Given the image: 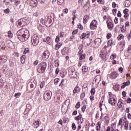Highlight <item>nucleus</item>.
<instances>
[{
	"instance_id": "38",
	"label": "nucleus",
	"mask_w": 131,
	"mask_h": 131,
	"mask_svg": "<svg viewBox=\"0 0 131 131\" xmlns=\"http://www.w3.org/2000/svg\"><path fill=\"white\" fill-rule=\"evenodd\" d=\"M54 101L56 102V103H58L59 101H60V97L58 96H55L54 98Z\"/></svg>"
},
{
	"instance_id": "30",
	"label": "nucleus",
	"mask_w": 131,
	"mask_h": 131,
	"mask_svg": "<svg viewBox=\"0 0 131 131\" xmlns=\"http://www.w3.org/2000/svg\"><path fill=\"white\" fill-rule=\"evenodd\" d=\"M82 118V115H81V114H80L79 116L75 117L74 118L75 120H76L77 121H78V120H79L80 119Z\"/></svg>"
},
{
	"instance_id": "12",
	"label": "nucleus",
	"mask_w": 131,
	"mask_h": 131,
	"mask_svg": "<svg viewBox=\"0 0 131 131\" xmlns=\"http://www.w3.org/2000/svg\"><path fill=\"white\" fill-rule=\"evenodd\" d=\"M91 35V32L90 31H87L85 33H83L81 36H80V38L81 39H83V38H85V37H89V36H90Z\"/></svg>"
},
{
	"instance_id": "62",
	"label": "nucleus",
	"mask_w": 131,
	"mask_h": 131,
	"mask_svg": "<svg viewBox=\"0 0 131 131\" xmlns=\"http://www.w3.org/2000/svg\"><path fill=\"white\" fill-rule=\"evenodd\" d=\"M86 108V106L85 105L83 106L81 108L82 112H84V111H85Z\"/></svg>"
},
{
	"instance_id": "17",
	"label": "nucleus",
	"mask_w": 131,
	"mask_h": 131,
	"mask_svg": "<svg viewBox=\"0 0 131 131\" xmlns=\"http://www.w3.org/2000/svg\"><path fill=\"white\" fill-rule=\"evenodd\" d=\"M0 60H1V62L4 64V63H6L7 61L8 58L5 55H2L0 56Z\"/></svg>"
},
{
	"instance_id": "23",
	"label": "nucleus",
	"mask_w": 131,
	"mask_h": 131,
	"mask_svg": "<svg viewBox=\"0 0 131 131\" xmlns=\"http://www.w3.org/2000/svg\"><path fill=\"white\" fill-rule=\"evenodd\" d=\"M18 26H20V27H23V26H24V21H23V19H20L18 20Z\"/></svg>"
},
{
	"instance_id": "6",
	"label": "nucleus",
	"mask_w": 131,
	"mask_h": 131,
	"mask_svg": "<svg viewBox=\"0 0 131 131\" xmlns=\"http://www.w3.org/2000/svg\"><path fill=\"white\" fill-rule=\"evenodd\" d=\"M69 75L70 77L72 78H75L77 77V74H76V72L74 70H70L69 71Z\"/></svg>"
},
{
	"instance_id": "14",
	"label": "nucleus",
	"mask_w": 131,
	"mask_h": 131,
	"mask_svg": "<svg viewBox=\"0 0 131 131\" xmlns=\"http://www.w3.org/2000/svg\"><path fill=\"white\" fill-rule=\"evenodd\" d=\"M9 70V68L7 64H4L3 67L1 69V71L3 72V73H7Z\"/></svg>"
},
{
	"instance_id": "41",
	"label": "nucleus",
	"mask_w": 131,
	"mask_h": 131,
	"mask_svg": "<svg viewBox=\"0 0 131 131\" xmlns=\"http://www.w3.org/2000/svg\"><path fill=\"white\" fill-rule=\"evenodd\" d=\"M85 58V54H83L80 56L79 60H82L83 59H84Z\"/></svg>"
},
{
	"instance_id": "35",
	"label": "nucleus",
	"mask_w": 131,
	"mask_h": 131,
	"mask_svg": "<svg viewBox=\"0 0 131 131\" xmlns=\"http://www.w3.org/2000/svg\"><path fill=\"white\" fill-rule=\"evenodd\" d=\"M83 118H81V119L77 121V124H82L83 123Z\"/></svg>"
},
{
	"instance_id": "47",
	"label": "nucleus",
	"mask_w": 131,
	"mask_h": 131,
	"mask_svg": "<svg viewBox=\"0 0 131 131\" xmlns=\"http://www.w3.org/2000/svg\"><path fill=\"white\" fill-rule=\"evenodd\" d=\"M64 3V0H57V4L58 5H62Z\"/></svg>"
},
{
	"instance_id": "29",
	"label": "nucleus",
	"mask_w": 131,
	"mask_h": 131,
	"mask_svg": "<svg viewBox=\"0 0 131 131\" xmlns=\"http://www.w3.org/2000/svg\"><path fill=\"white\" fill-rule=\"evenodd\" d=\"M25 55H23L21 57H20V61H21V63H22V64H24V63H25Z\"/></svg>"
},
{
	"instance_id": "19",
	"label": "nucleus",
	"mask_w": 131,
	"mask_h": 131,
	"mask_svg": "<svg viewBox=\"0 0 131 131\" xmlns=\"http://www.w3.org/2000/svg\"><path fill=\"white\" fill-rule=\"evenodd\" d=\"M37 0H30V5L31 6V7H35V6H36V5H37Z\"/></svg>"
},
{
	"instance_id": "3",
	"label": "nucleus",
	"mask_w": 131,
	"mask_h": 131,
	"mask_svg": "<svg viewBox=\"0 0 131 131\" xmlns=\"http://www.w3.org/2000/svg\"><path fill=\"white\" fill-rule=\"evenodd\" d=\"M32 43L33 46H37L39 43V37L37 34H34L31 37Z\"/></svg>"
},
{
	"instance_id": "33",
	"label": "nucleus",
	"mask_w": 131,
	"mask_h": 131,
	"mask_svg": "<svg viewBox=\"0 0 131 131\" xmlns=\"http://www.w3.org/2000/svg\"><path fill=\"white\" fill-rule=\"evenodd\" d=\"M129 6H130V4L129 3V1L128 0L126 1V2L125 3V7H126V8H127L129 7Z\"/></svg>"
},
{
	"instance_id": "22",
	"label": "nucleus",
	"mask_w": 131,
	"mask_h": 131,
	"mask_svg": "<svg viewBox=\"0 0 131 131\" xmlns=\"http://www.w3.org/2000/svg\"><path fill=\"white\" fill-rule=\"evenodd\" d=\"M124 127H125V130H127L128 129V121L125 120L123 122Z\"/></svg>"
},
{
	"instance_id": "28",
	"label": "nucleus",
	"mask_w": 131,
	"mask_h": 131,
	"mask_svg": "<svg viewBox=\"0 0 131 131\" xmlns=\"http://www.w3.org/2000/svg\"><path fill=\"white\" fill-rule=\"evenodd\" d=\"M82 70L83 73H86V72H88V70H89V69L88 68V67L84 66L82 67Z\"/></svg>"
},
{
	"instance_id": "55",
	"label": "nucleus",
	"mask_w": 131,
	"mask_h": 131,
	"mask_svg": "<svg viewBox=\"0 0 131 131\" xmlns=\"http://www.w3.org/2000/svg\"><path fill=\"white\" fill-rule=\"evenodd\" d=\"M100 128H101V125L98 123L97 126H96V130H100Z\"/></svg>"
},
{
	"instance_id": "52",
	"label": "nucleus",
	"mask_w": 131,
	"mask_h": 131,
	"mask_svg": "<svg viewBox=\"0 0 131 131\" xmlns=\"http://www.w3.org/2000/svg\"><path fill=\"white\" fill-rule=\"evenodd\" d=\"M85 96V93L84 92H82L80 95L81 99H83V98H84Z\"/></svg>"
},
{
	"instance_id": "39",
	"label": "nucleus",
	"mask_w": 131,
	"mask_h": 131,
	"mask_svg": "<svg viewBox=\"0 0 131 131\" xmlns=\"http://www.w3.org/2000/svg\"><path fill=\"white\" fill-rule=\"evenodd\" d=\"M97 3L100 4V5H104L105 4V1L104 0H97Z\"/></svg>"
},
{
	"instance_id": "59",
	"label": "nucleus",
	"mask_w": 131,
	"mask_h": 131,
	"mask_svg": "<svg viewBox=\"0 0 131 131\" xmlns=\"http://www.w3.org/2000/svg\"><path fill=\"white\" fill-rule=\"evenodd\" d=\"M117 12V9H113V14L115 16L116 15V12Z\"/></svg>"
},
{
	"instance_id": "15",
	"label": "nucleus",
	"mask_w": 131,
	"mask_h": 131,
	"mask_svg": "<svg viewBox=\"0 0 131 131\" xmlns=\"http://www.w3.org/2000/svg\"><path fill=\"white\" fill-rule=\"evenodd\" d=\"M100 81H101V77H96L93 81L94 83H95L96 85H98L99 83H100Z\"/></svg>"
},
{
	"instance_id": "11",
	"label": "nucleus",
	"mask_w": 131,
	"mask_h": 131,
	"mask_svg": "<svg viewBox=\"0 0 131 131\" xmlns=\"http://www.w3.org/2000/svg\"><path fill=\"white\" fill-rule=\"evenodd\" d=\"M80 92V88L78 85H77L73 91V96H75L76 94H78Z\"/></svg>"
},
{
	"instance_id": "44",
	"label": "nucleus",
	"mask_w": 131,
	"mask_h": 131,
	"mask_svg": "<svg viewBox=\"0 0 131 131\" xmlns=\"http://www.w3.org/2000/svg\"><path fill=\"white\" fill-rule=\"evenodd\" d=\"M59 81H60V79L59 78L55 79L54 80V84L57 85V84H58V82H59Z\"/></svg>"
},
{
	"instance_id": "58",
	"label": "nucleus",
	"mask_w": 131,
	"mask_h": 131,
	"mask_svg": "<svg viewBox=\"0 0 131 131\" xmlns=\"http://www.w3.org/2000/svg\"><path fill=\"white\" fill-rule=\"evenodd\" d=\"M78 32V30H75L72 32L73 35H74L75 34H77V33Z\"/></svg>"
},
{
	"instance_id": "37",
	"label": "nucleus",
	"mask_w": 131,
	"mask_h": 131,
	"mask_svg": "<svg viewBox=\"0 0 131 131\" xmlns=\"http://www.w3.org/2000/svg\"><path fill=\"white\" fill-rule=\"evenodd\" d=\"M64 81H65V80L62 79L61 80V83L59 84V86H61V89H63V86H64Z\"/></svg>"
},
{
	"instance_id": "27",
	"label": "nucleus",
	"mask_w": 131,
	"mask_h": 131,
	"mask_svg": "<svg viewBox=\"0 0 131 131\" xmlns=\"http://www.w3.org/2000/svg\"><path fill=\"white\" fill-rule=\"evenodd\" d=\"M107 27L110 30H112V29H113V24L111 22L108 23Z\"/></svg>"
},
{
	"instance_id": "40",
	"label": "nucleus",
	"mask_w": 131,
	"mask_h": 131,
	"mask_svg": "<svg viewBox=\"0 0 131 131\" xmlns=\"http://www.w3.org/2000/svg\"><path fill=\"white\" fill-rule=\"evenodd\" d=\"M95 93H96V90H95L94 88H93L92 89H91V94L92 96H94V95H95Z\"/></svg>"
},
{
	"instance_id": "50",
	"label": "nucleus",
	"mask_w": 131,
	"mask_h": 131,
	"mask_svg": "<svg viewBox=\"0 0 131 131\" xmlns=\"http://www.w3.org/2000/svg\"><path fill=\"white\" fill-rule=\"evenodd\" d=\"M20 96H21V93H17L14 95V97H15V98H19Z\"/></svg>"
},
{
	"instance_id": "53",
	"label": "nucleus",
	"mask_w": 131,
	"mask_h": 131,
	"mask_svg": "<svg viewBox=\"0 0 131 131\" xmlns=\"http://www.w3.org/2000/svg\"><path fill=\"white\" fill-rule=\"evenodd\" d=\"M29 53V49L28 48H26L24 51V54H27Z\"/></svg>"
},
{
	"instance_id": "61",
	"label": "nucleus",
	"mask_w": 131,
	"mask_h": 131,
	"mask_svg": "<svg viewBox=\"0 0 131 131\" xmlns=\"http://www.w3.org/2000/svg\"><path fill=\"white\" fill-rule=\"evenodd\" d=\"M123 103H122V102H121L120 103V102H118V106L119 107V108H121V107H122V104Z\"/></svg>"
},
{
	"instance_id": "57",
	"label": "nucleus",
	"mask_w": 131,
	"mask_h": 131,
	"mask_svg": "<svg viewBox=\"0 0 131 131\" xmlns=\"http://www.w3.org/2000/svg\"><path fill=\"white\" fill-rule=\"evenodd\" d=\"M78 28H79V29H80V30H82V29H83V27L80 25V24H79V25H78L77 27Z\"/></svg>"
},
{
	"instance_id": "4",
	"label": "nucleus",
	"mask_w": 131,
	"mask_h": 131,
	"mask_svg": "<svg viewBox=\"0 0 131 131\" xmlns=\"http://www.w3.org/2000/svg\"><path fill=\"white\" fill-rule=\"evenodd\" d=\"M45 24L47 27H51L53 24V20L52 17L46 16L45 20Z\"/></svg>"
},
{
	"instance_id": "31",
	"label": "nucleus",
	"mask_w": 131,
	"mask_h": 131,
	"mask_svg": "<svg viewBox=\"0 0 131 131\" xmlns=\"http://www.w3.org/2000/svg\"><path fill=\"white\" fill-rule=\"evenodd\" d=\"M88 19H89V15H86L83 17V22L84 24H85L86 23V20H88Z\"/></svg>"
},
{
	"instance_id": "13",
	"label": "nucleus",
	"mask_w": 131,
	"mask_h": 131,
	"mask_svg": "<svg viewBox=\"0 0 131 131\" xmlns=\"http://www.w3.org/2000/svg\"><path fill=\"white\" fill-rule=\"evenodd\" d=\"M69 48L65 47L61 50V54L64 55H68L69 54Z\"/></svg>"
},
{
	"instance_id": "49",
	"label": "nucleus",
	"mask_w": 131,
	"mask_h": 131,
	"mask_svg": "<svg viewBox=\"0 0 131 131\" xmlns=\"http://www.w3.org/2000/svg\"><path fill=\"white\" fill-rule=\"evenodd\" d=\"M80 107V102H78L75 106V108H76V109H79Z\"/></svg>"
},
{
	"instance_id": "60",
	"label": "nucleus",
	"mask_w": 131,
	"mask_h": 131,
	"mask_svg": "<svg viewBox=\"0 0 131 131\" xmlns=\"http://www.w3.org/2000/svg\"><path fill=\"white\" fill-rule=\"evenodd\" d=\"M126 102H127V104H130V103H131V98L128 97L126 100Z\"/></svg>"
},
{
	"instance_id": "43",
	"label": "nucleus",
	"mask_w": 131,
	"mask_h": 131,
	"mask_svg": "<svg viewBox=\"0 0 131 131\" xmlns=\"http://www.w3.org/2000/svg\"><path fill=\"white\" fill-rule=\"evenodd\" d=\"M72 128L73 130H75V129H76V125H75V123H72Z\"/></svg>"
},
{
	"instance_id": "5",
	"label": "nucleus",
	"mask_w": 131,
	"mask_h": 131,
	"mask_svg": "<svg viewBox=\"0 0 131 131\" xmlns=\"http://www.w3.org/2000/svg\"><path fill=\"white\" fill-rule=\"evenodd\" d=\"M52 98V93L50 91H46L43 94V98L45 101H50Z\"/></svg>"
},
{
	"instance_id": "1",
	"label": "nucleus",
	"mask_w": 131,
	"mask_h": 131,
	"mask_svg": "<svg viewBox=\"0 0 131 131\" xmlns=\"http://www.w3.org/2000/svg\"><path fill=\"white\" fill-rule=\"evenodd\" d=\"M16 34L17 38L20 41H26V40H27L29 38V36H30L29 31L26 28H22L18 30Z\"/></svg>"
},
{
	"instance_id": "42",
	"label": "nucleus",
	"mask_w": 131,
	"mask_h": 131,
	"mask_svg": "<svg viewBox=\"0 0 131 131\" xmlns=\"http://www.w3.org/2000/svg\"><path fill=\"white\" fill-rule=\"evenodd\" d=\"M104 101H101L100 102V104H99V108L100 109V111H102V110H103V108H102V106H103V103Z\"/></svg>"
},
{
	"instance_id": "10",
	"label": "nucleus",
	"mask_w": 131,
	"mask_h": 131,
	"mask_svg": "<svg viewBox=\"0 0 131 131\" xmlns=\"http://www.w3.org/2000/svg\"><path fill=\"white\" fill-rule=\"evenodd\" d=\"M49 57H50V52L48 51H45L42 56V58L44 61H47L49 59Z\"/></svg>"
},
{
	"instance_id": "48",
	"label": "nucleus",
	"mask_w": 131,
	"mask_h": 131,
	"mask_svg": "<svg viewBox=\"0 0 131 131\" xmlns=\"http://www.w3.org/2000/svg\"><path fill=\"white\" fill-rule=\"evenodd\" d=\"M123 84H125V86H127V85H129L130 84V82L129 80H127L126 82H124Z\"/></svg>"
},
{
	"instance_id": "26",
	"label": "nucleus",
	"mask_w": 131,
	"mask_h": 131,
	"mask_svg": "<svg viewBox=\"0 0 131 131\" xmlns=\"http://www.w3.org/2000/svg\"><path fill=\"white\" fill-rule=\"evenodd\" d=\"M63 43L59 42L55 45V50H59L62 47Z\"/></svg>"
},
{
	"instance_id": "18",
	"label": "nucleus",
	"mask_w": 131,
	"mask_h": 131,
	"mask_svg": "<svg viewBox=\"0 0 131 131\" xmlns=\"http://www.w3.org/2000/svg\"><path fill=\"white\" fill-rule=\"evenodd\" d=\"M39 124H40V120H36L33 123V125L36 128L39 126Z\"/></svg>"
},
{
	"instance_id": "25",
	"label": "nucleus",
	"mask_w": 131,
	"mask_h": 131,
	"mask_svg": "<svg viewBox=\"0 0 131 131\" xmlns=\"http://www.w3.org/2000/svg\"><path fill=\"white\" fill-rule=\"evenodd\" d=\"M32 109V107L31 106V105L30 104H27V108H26L25 112H29L30 110Z\"/></svg>"
},
{
	"instance_id": "56",
	"label": "nucleus",
	"mask_w": 131,
	"mask_h": 131,
	"mask_svg": "<svg viewBox=\"0 0 131 131\" xmlns=\"http://www.w3.org/2000/svg\"><path fill=\"white\" fill-rule=\"evenodd\" d=\"M68 9L66 8L62 10V12L64 14H67L68 13Z\"/></svg>"
},
{
	"instance_id": "21",
	"label": "nucleus",
	"mask_w": 131,
	"mask_h": 131,
	"mask_svg": "<svg viewBox=\"0 0 131 131\" xmlns=\"http://www.w3.org/2000/svg\"><path fill=\"white\" fill-rule=\"evenodd\" d=\"M29 84H30L31 89H33L36 86V84H35L34 80H32L29 83Z\"/></svg>"
},
{
	"instance_id": "7",
	"label": "nucleus",
	"mask_w": 131,
	"mask_h": 131,
	"mask_svg": "<svg viewBox=\"0 0 131 131\" xmlns=\"http://www.w3.org/2000/svg\"><path fill=\"white\" fill-rule=\"evenodd\" d=\"M90 29H92V30H95L97 29V20H93L90 25Z\"/></svg>"
},
{
	"instance_id": "2",
	"label": "nucleus",
	"mask_w": 131,
	"mask_h": 131,
	"mask_svg": "<svg viewBox=\"0 0 131 131\" xmlns=\"http://www.w3.org/2000/svg\"><path fill=\"white\" fill-rule=\"evenodd\" d=\"M47 69V62L42 61L38 65L37 72L38 73H43Z\"/></svg>"
},
{
	"instance_id": "9",
	"label": "nucleus",
	"mask_w": 131,
	"mask_h": 131,
	"mask_svg": "<svg viewBox=\"0 0 131 131\" xmlns=\"http://www.w3.org/2000/svg\"><path fill=\"white\" fill-rule=\"evenodd\" d=\"M118 75H119V74L117 72H113L110 74L109 77L111 79H115L118 77Z\"/></svg>"
},
{
	"instance_id": "63",
	"label": "nucleus",
	"mask_w": 131,
	"mask_h": 131,
	"mask_svg": "<svg viewBox=\"0 0 131 131\" xmlns=\"http://www.w3.org/2000/svg\"><path fill=\"white\" fill-rule=\"evenodd\" d=\"M123 12L124 14H128V10L127 9H125Z\"/></svg>"
},
{
	"instance_id": "51",
	"label": "nucleus",
	"mask_w": 131,
	"mask_h": 131,
	"mask_svg": "<svg viewBox=\"0 0 131 131\" xmlns=\"http://www.w3.org/2000/svg\"><path fill=\"white\" fill-rule=\"evenodd\" d=\"M55 41L56 42H59L60 41V36H57L55 38Z\"/></svg>"
},
{
	"instance_id": "54",
	"label": "nucleus",
	"mask_w": 131,
	"mask_h": 131,
	"mask_svg": "<svg viewBox=\"0 0 131 131\" xmlns=\"http://www.w3.org/2000/svg\"><path fill=\"white\" fill-rule=\"evenodd\" d=\"M64 32H61L60 33H59V35H58V36H59V37H64Z\"/></svg>"
},
{
	"instance_id": "8",
	"label": "nucleus",
	"mask_w": 131,
	"mask_h": 131,
	"mask_svg": "<svg viewBox=\"0 0 131 131\" xmlns=\"http://www.w3.org/2000/svg\"><path fill=\"white\" fill-rule=\"evenodd\" d=\"M6 45L8 48L11 50H14L15 49V44L11 40H7L6 41Z\"/></svg>"
},
{
	"instance_id": "32",
	"label": "nucleus",
	"mask_w": 131,
	"mask_h": 131,
	"mask_svg": "<svg viewBox=\"0 0 131 131\" xmlns=\"http://www.w3.org/2000/svg\"><path fill=\"white\" fill-rule=\"evenodd\" d=\"M102 11L104 13H106V12H107V11H109V7H107L106 6H103L102 7Z\"/></svg>"
},
{
	"instance_id": "16",
	"label": "nucleus",
	"mask_w": 131,
	"mask_h": 131,
	"mask_svg": "<svg viewBox=\"0 0 131 131\" xmlns=\"http://www.w3.org/2000/svg\"><path fill=\"white\" fill-rule=\"evenodd\" d=\"M108 103L109 104H111V105H113V106H114L116 103V100L114 98H111L108 99Z\"/></svg>"
},
{
	"instance_id": "24",
	"label": "nucleus",
	"mask_w": 131,
	"mask_h": 131,
	"mask_svg": "<svg viewBox=\"0 0 131 131\" xmlns=\"http://www.w3.org/2000/svg\"><path fill=\"white\" fill-rule=\"evenodd\" d=\"M68 108L67 107H65L64 105H63L61 107V112L62 114H65L66 112H67Z\"/></svg>"
},
{
	"instance_id": "46",
	"label": "nucleus",
	"mask_w": 131,
	"mask_h": 131,
	"mask_svg": "<svg viewBox=\"0 0 131 131\" xmlns=\"http://www.w3.org/2000/svg\"><path fill=\"white\" fill-rule=\"evenodd\" d=\"M113 42V41L112 39L109 40L107 43L108 47H111Z\"/></svg>"
},
{
	"instance_id": "36",
	"label": "nucleus",
	"mask_w": 131,
	"mask_h": 131,
	"mask_svg": "<svg viewBox=\"0 0 131 131\" xmlns=\"http://www.w3.org/2000/svg\"><path fill=\"white\" fill-rule=\"evenodd\" d=\"M46 41H47V43L48 45H51V37H47L46 38Z\"/></svg>"
},
{
	"instance_id": "64",
	"label": "nucleus",
	"mask_w": 131,
	"mask_h": 131,
	"mask_svg": "<svg viewBox=\"0 0 131 131\" xmlns=\"http://www.w3.org/2000/svg\"><path fill=\"white\" fill-rule=\"evenodd\" d=\"M82 49H83V45H80V46L78 47V50H79L80 51H82Z\"/></svg>"
},
{
	"instance_id": "34",
	"label": "nucleus",
	"mask_w": 131,
	"mask_h": 131,
	"mask_svg": "<svg viewBox=\"0 0 131 131\" xmlns=\"http://www.w3.org/2000/svg\"><path fill=\"white\" fill-rule=\"evenodd\" d=\"M100 58H101V59H104L105 58V57H106V56L105 55V53L101 52L100 53Z\"/></svg>"
},
{
	"instance_id": "45",
	"label": "nucleus",
	"mask_w": 131,
	"mask_h": 131,
	"mask_svg": "<svg viewBox=\"0 0 131 131\" xmlns=\"http://www.w3.org/2000/svg\"><path fill=\"white\" fill-rule=\"evenodd\" d=\"M8 35L9 37H13V33H12V32H11V31H8Z\"/></svg>"
},
{
	"instance_id": "20",
	"label": "nucleus",
	"mask_w": 131,
	"mask_h": 131,
	"mask_svg": "<svg viewBox=\"0 0 131 131\" xmlns=\"http://www.w3.org/2000/svg\"><path fill=\"white\" fill-rule=\"evenodd\" d=\"M94 42L96 46L99 47L101 45V42H102V40L101 38H97L95 40Z\"/></svg>"
}]
</instances>
